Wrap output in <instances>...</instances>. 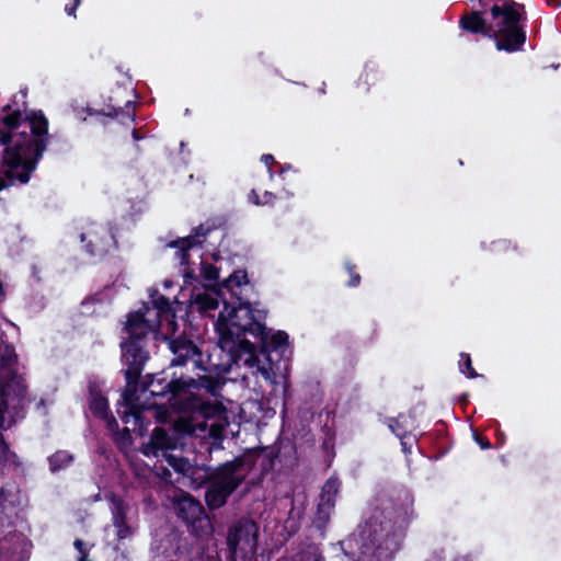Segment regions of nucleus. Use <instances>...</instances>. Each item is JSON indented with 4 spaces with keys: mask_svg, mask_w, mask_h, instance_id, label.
Here are the masks:
<instances>
[{
    "mask_svg": "<svg viewBox=\"0 0 561 561\" xmlns=\"http://www.w3.org/2000/svg\"><path fill=\"white\" fill-rule=\"evenodd\" d=\"M248 201L256 206H262L261 196L257 194V192L253 188L248 194Z\"/></svg>",
    "mask_w": 561,
    "mask_h": 561,
    "instance_id": "obj_46",
    "label": "nucleus"
},
{
    "mask_svg": "<svg viewBox=\"0 0 561 561\" xmlns=\"http://www.w3.org/2000/svg\"><path fill=\"white\" fill-rule=\"evenodd\" d=\"M201 275L205 280L215 283L219 278V270L215 265L202 261L201 262Z\"/></svg>",
    "mask_w": 561,
    "mask_h": 561,
    "instance_id": "obj_35",
    "label": "nucleus"
},
{
    "mask_svg": "<svg viewBox=\"0 0 561 561\" xmlns=\"http://www.w3.org/2000/svg\"><path fill=\"white\" fill-rule=\"evenodd\" d=\"M195 304L199 311H210L218 307V301L207 294H198L195 298Z\"/></svg>",
    "mask_w": 561,
    "mask_h": 561,
    "instance_id": "obj_32",
    "label": "nucleus"
},
{
    "mask_svg": "<svg viewBox=\"0 0 561 561\" xmlns=\"http://www.w3.org/2000/svg\"><path fill=\"white\" fill-rule=\"evenodd\" d=\"M73 547L78 550L79 557L77 561H92L89 558L90 548L87 547V543L82 539H75Z\"/></svg>",
    "mask_w": 561,
    "mask_h": 561,
    "instance_id": "obj_37",
    "label": "nucleus"
},
{
    "mask_svg": "<svg viewBox=\"0 0 561 561\" xmlns=\"http://www.w3.org/2000/svg\"><path fill=\"white\" fill-rule=\"evenodd\" d=\"M443 552H434L428 561H444Z\"/></svg>",
    "mask_w": 561,
    "mask_h": 561,
    "instance_id": "obj_47",
    "label": "nucleus"
},
{
    "mask_svg": "<svg viewBox=\"0 0 561 561\" xmlns=\"http://www.w3.org/2000/svg\"><path fill=\"white\" fill-rule=\"evenodd\" d=\"M473 438L476 443L482 448V449H489L491 448V443L489 438L482 434H479L477 432L473 433Z\"/></svg>",
    "mask_w": 561,
    "mask_h": 561,
    "instance_id": "obj_40",
    "label": "nucleus"
},
{
    "mask_svg": "<svg viewBox=\"0 0 561 561\" xmlns=\"http://www.w3.org/2000/svg\"><path fill=\"white\" fill-rule=\"evenodd\" d=\"M130 431L127 427L123 428L122 431L118 430L114 433V439L116 443L123 440H130Z\"/></svg>",
    "mask_w": 561,
    "mask_h": 561,
    "instance_id": "obj_43",
    "label": "nucleus"
},
{
    "mask_svg": "<svg viewBox=\"0 0 561 561\" xmlns=\"http://www.w3.org/2000/svg\"><path fill=\"white\" fill-rule=\"evenodd\" d=\"M460 28L469 34L490 36L491 22L484 18L483 11L465 12L459 19Z\"/></svg>",
    "mask_w": 561,
    "mask_h": 561,
    "instance_id": "obj_21",
    "label": "nucleus"
},
{
    "mask_svg": "<svg viewBox=\"0 0 561 561\" xmlns=\"http://www.w3.org/2000/svg\"><path fill=\"white\" fill-rule=\"evenodd\" d=\"M89 409L98 419H104L110 412L108 401L95 383L89 386Z\"/></svg>",
    "mask_w": 561,
    "mask_h": 561,
    "instance_id": "obj_25",
    "label": "nucleus"
},
{
    "mask_svg": "<svg viewBox=\"0 0 561 561\" xmlns=\"http://www.w3.org/2000/svg\"><path fill=\"white\" fill-rule=\"evenodd\" d=\"M491 32L489 38L495 43L497 50L516 53L523 50L527 34L525 31V5L518 2L494 4L490 8Z\"/></svg>",
    "mask_w": 561,
    "mask_h": 561,
    "instance_id": "obj_7",
    "label": "nucleus"
},
{
    "mask_svg": "<svg viewBox=\"0 0 561 561\" xmlns=\"http://www.w3.org/2000/svg\"><path fill=\"white\" fill-rule=\"evenodd\" d=\"M81 3V0H71V3H68L66 4L65 7V12L69 15V16H73L76 18V10L78 9V7L80 5Z\"/></svg>",
    "mask_w": 561,
    "mask_h": 561,
    "instance_id": "obj_45",
    "label": "nucleus"
},
{
    "mask_svg": "<svg viewBox=\"0 0 561 561\" xmlns=\"http://www.w3.org/2000/svg\"><path fill=\"white\" fill-rule=\"evenodd\" d=\"M276 195L270 191H265L261 196L262 206L270 205L273 206L276 201Z\"/></svg>",
    "mask_w": 561,
    "mask_h": 561,
    "instance_id": "obj_44",
    "label": "nucleus"
},
{
    "mask_svg": "<svg viewBox=\"0 0 561 561\" xmlns=\"http://www.w3.org/2000/svg\"><path fill=\"white\" fill-rule=\"evenodd\" d=\"M185 277L193 278V271H188V268H185Z\"/></svg>",
    "mask_w": 561,
    "mask_h": 561,
    "instance_id": "obj_52",
    "label": "nucleus"
},
{
    "mask_svg": "<svg viewBox=\"0 0 561 561\" xmlns=\"http://www.w3.org/2000/svg\"><path fill=\"white\" fill-rule=\"evenodd\" d=\"M459 370L470 379L479 377V374L472 366L470 354L468 353H460Z\"/></svg>",
    "mask_w": 561,
    "mask_h": 561,
    "instance_id": "obj_33",
    "label": "nucleus"
},
{
    "mask_svg": "<svg viewBox=\"0 0 561 561\" xmlns=\"http://www.w3.org/2000/svg\"><path fill=\"white\" fill-rule=\"evenodd\" d=\"M167 463L178 473L184 477L194 479V476L198 471L196 466H193L187 458L178 456L174 454H162Z\"/></svg>",
    "mask_w": 561,
    "mask_h": 561,
    "instance_id": "obj_26",
    "label": "nucleus"
},
{
    "mask_svg": "<svg viewBox=\"0 0 561 561\" xmlns=\"http://www.w3.org/2000/svg\"><path fill=\"white\" fill-rule=\"evenodd\" d=\"M173 508L193 536L204 537L211 533V522L203 504L188 492L181 491L173 499Z\"/></svg>",
    "mask_w": 561,
    "mask_h": 561,
    "instance_id": "obj_9",
    "label": "nucleus"
},
{
    "mask_svg": "<svg viewBox=\"0 0 561 561\" xmlns=\"http://www.w3.org/2000/svg\"><path fill=\"white\" fill-rule=\"evenodd\" d=\"M344 267L346 270V272L348 273L350 275V280L347 282V286L348 287H358L360 285V280H362V277L360 275L357 273V266L356 264H354L353 262L351 261H346L344 263Z\"/></svg>",
    "mask_w": 561,
    "mask_h": 561,
    "instance_id": "obj_36",
    "label": "nucleus"
},
{
    "mask_svg": "<svg viewBox=\"0 0 561 561\" xmlns=\"http://www.w3.org/2000/svg\"><path fill=\"white\" fill-rule=\"evenodd\" d=\"M248 283L245 270L234 271L221 283L237 301L233 305L225 302L219 312L215 323L218 347L227 354L225 370L243 362L251 367L256 365L262 376L270 379L275 362L272 354L283 355L288 350L289 335L280 330L270 335L265 324L266 310L253 309L250 301L239 296L241 286Z\"/></svg>",
    "mask_w": 561,
    "mask_h": 561,
    "instance_id": "obj_1",
    "label": "nucleus"
},
{
    "mask_svg": "<svg viewBox=\"0 0 561 561\" xmlns=\"http://www.w3.org/2000/svg\"><path fill=\"white\" fill-rule=\"evenodd\" d=\"M333 511V508H330L328 506H323L321 504L317 505V511L312 518V526L317 528V530L321 531V534H323L324 530L327 529Z\"/></svg>",
    "mask_w": 561,
    "mask_h": 561,
    "instance_id": "obj_31",
    "label": "nucleus"
},
{
    "mask_svg": "<svg viewBox=\"0 0 561 561\" xmlns=\"http://www.w3.org/2000/svg\"><path fill=\"white\" fill-rule=\"evenodd\" d=\"M260 160L266 165L270 179L272 180L274 178V174H275V172L273 171V167L278 164L275 161L274 156L271 154V153H264V154L261 156Z\"/></svg>",
    "mask_w": 561,
    "mask_h": 561,
    "instance_id": "obj_39",
    "label": "nucleus"
},
{
    "mask_svg": "<svg viewBox=\"0 0 561 561\" xmlns=\"http://www.w3.org/2000/svg\"><path fill=\"white\" fill-rule=\"evenodd\" d=\"M193 433L194 426L186 421L175 423L172 432L158 426L151 434L150 445L156 451L161 450L163 454H171V451L184 446L182 442L184 435H192Z\"/></svg>",
    "mask_w": 561,
    "mask_h": 561,
    "instance_id": "obj_12",
    "label": "nucleus"
},
{
    "mask_svg": "<svg viewBox=\"0 0 561 561\" xmlns=\"http://www.w3.org/2000/svg\"><path fill=\"white\" fill-rule=\"evenodd\" d=\"M548 5L553 8H559L561 5V0H546Z\"/></svg>",
    "mask_w": 561,
    "mask_h": 561,
    "instance_id": "obj_49",
    "label": "nucleus"
},
{
    "mask_svg": "<svg viewBox=\"0 0 561 561\" xmlns=\"http://www.w3.org/2000/svg\"><path fill=\"white\" fill-rule=\"evenodd\" d=\"M169 348L173 354L170 366H185L187 362H192L194 368L208 371L209 367L204 366L203 352L201 348L185 335L176 336L169 342Z\"/></svg>",
    "mask_w": 561,
    "mask_h": 561,
    "instance_id": "obj_14",
    "label": "nucleus"
},
{
    "mask_svg": "<svg viewBox=\"0 0 561 561\" xmlns=\"http://www.w3.org/2000/svg\"><path fill=\"white\" fill-rule=\"evenodd\" d=\"M25 119L30 124L31 134L26 131L15 135L1 134L2 164L11 168L21 167V173L18 176L21 184L30 181L50 138L48 119L41 110L32 111Z\"/></svg>",
    "mask_w": 561,
    "mask_h": 561,
    "instance_id": "obj_4",
    "label": "nucleus"
},
{
    "mask_svg": "<svg viewBox=\"0 0 561 561\" xmlns=\"http://www.w3.org/2000/svg\"><path fill=\"white\" fill-rule=\"evenodd\" d=\"M268 459L271 460V462L273 463L274 459L278 457V451H275V450H271L267 455Z\"/></svg>",
    "mask_w": 561,
    "mask_h": 561,
    "instance_id": "obj_50",
    "label": "nucleus"
},
{
    "mask_svg": "<svg viewBox=\"0 0 561 561\" xmlns=\"http://www.w3.org/2000/svg\"><path fill=\"white\" fill-rule=\"evenodd\" d=\"M112 503V524L116 528V537L124 540L133 534V529L127 520L128 506L119 496L113 495Z\"/></svg>",
    "mask_w": 561,
    "mask_h": 561,
    "instance_id": "obj_20",
    "label": "nucleus"
},
{
    "mask_svg": "<svg viewBox=\"0 0 561 561\" xmlns=\"http://www.w3.org/2000/svg\"><path fill=\"white\" fill-rule=\"evenodd\" d=\"M259 526L251 517L242 516L228 528L227 561H251L257 551Z\"/></svg>",
    "mask_w": 561,
    "mask_h": 561,
    "instance_id": "obj_8",
    "label": "nucleus"
},
{
    "mask_svg": "<svg viewBox=\"0 0 561 561\" xmlns=\"http://www.w3.org/2000/svg\"><path fill=\"white\" fill-rule=\"evenodd\" d=\"M224 410L221 403H211L201 397H187L183 399L179 411L184 413L199 411L204 417L209 419L220 414Z\"/></svg>",
    "mask_w": 561,
    "mask_h": 561,
    "instance_id": "obj_22",
    "label": "nucleus"
},
{
    "mask_svg": "<svg viewBox=\"0 0 561 561\" xmlns=\"http://www.w3.org/2000/svg\"><path fill=\"white\" fill-rule=\"evenodd\" d=\"M183 382L188 385L187 387H184V398L201 397V390H205L206 393L217 397L220 394V390L225 385V378L219 374L203 375L198 376V378H193L192 376L183 374Z\"/></svg>",
    "mask_w": 561,
    "mask_h": 561,
    "instance_id": "obj_16",
    "label": "nucleus"
},
{
    "mask_svg": "<svg viewBox=\"0 0 561 561\" xmlns=\"http://www.w3.org/2000/svg\"><path fill=\"white\" fill-rule=\"evenodd\" d=\"M479 3H480L481 5H484L483 0H479Z\"/></svg>",
    "mask_w": 561,
    "mask_h": 561,
    "instance_id": "obj_54",
    "label": "nucleus"
},
{
    "mask_svg": "<svg viewBox=\"0 0 561 561\" xmlns=\"http://www.w3.org/2000/svg\"><path fill=\"white\" fill-rule=\"evenodd\" d=\"M20 465L18 455L10 449L2 433H0V472L11 466L18 467Z\"/></svg>",
    "mask_w": 561,
    "mask_h": 561,
    "instance_id": "obj_29",
    "label": "nucleus"
},
{
    "mask_svg": "<svg viewBox=\"0 0 561 561\" xmlns=\"http://www.w3.org/2000/svg\"><path fill=\"white\" fill-rule=\"evenodd\" d=\"M80 241L84 243L85 252L91 256H103L111 248H117L112 227L105 225H92L87 232L80 234Z\"/></svg>",
    "mask_w": 561,
    "mask_h": 561,
    "instance_id": "obj_11",
    "label": "nucleus"
},
{
    "mask_svg": "<svg viewBox=\"0 0 561 561\" xmlns=\"http://www.w3.org/2000/svg\"><path fill=\"white\" fill-rule=\"evenodd\" d=\"M493 245L497 251H507L510 249H513L514 251L517 250V247L513 245L512 242L508 240H499L494 242Z\"/></svg>",
    "mask_w": 561,
    "mask_h": 561,
    "instance_id": "obj_41",
    "label": "nucleus"
},
{
    "mask_svg": "<svg viewBox=\"0 0 561 561\" xmlns=\"http://www.w3.org/2000/svg\"><path fill=\"white\" fill-rule=\"evenodd\" d=\"M341 482L337 478H329L321 488L318 504L334 510Z\"/></svg>",
    "mask_w": 561,
    "mask_h": 561,
    "instance_id": "obj_27",
    "label": "nucleus"
},
{
    "mask_svg": "<svg viewBox=\"0 0 561 561\" xmlns=\"http://www.w3.org/2000/svg\"><path fill=\"white\" fill-rule=\"evenodd\" d=\"M131 137L135 141H139L140 139L144 138V136L139 133L138 129L134 128L133 131H131Z\"/></svg>",
    "mask_w": 561,
    "mask_h": 561,
    "instance_id": "obj_48",
    "label": "nucleus"
},
{
    "mask_svg": "<svg viewBox=\"0 0 561 561\" xmlns=\"http://www.w3.org/2000/svg\"><path fill=\"white\" fill-rule=\"evenodd\" d=\"M28 546L31 542L16 527L0 529V561H27Z\"/></svg>",
    "mask_w": 561,
    "mask_h": 561,
    "instance_id": "obj_13",
    "label": "nucleus"
},
{
    "mask_svg": "<svg viewBox=\"0 0 561 561\" xmlns=\"http://www.w3.org/2000/svg\"><path fill=\"white\" fill-rule=\"evenodd\" d=\"M149 310V305L144 304L140 309L127 314L124 325L126 336L119 343L122 374L126 381L122 399L124 403H128L133 408L137 399L138 381L146 364L151 358L150 333L156 324H151L146 318Z\"/></svg>",
    "mask_w": 561,
    "mask_h": 561,
    "instance_id": "obj_3",
    "label": "nucleus"
},
{
    "mask_svg": "<svg viewBox=\"0 0 561 561\" xmlns=\"http://www.w3.org/2000/svg\"><path fill=\"white\" fill-rule=\"evenodd\" d=\"M215 225L201 224L195 227L191 234L184 238H179L170 242L171 248H176L179 262L181 265H187L190 261V250L196 245H202L207 234L215 229Z\"/></svg>",
    "mask_w": 561,
    "mask_h": 561,
    "instance_id": "obj_18",
    "label": "nucleus"
},
{
    "mask_svg": "<svg viewBox=\"0 0 561 561\" xmlns=\"http://www.w3.org/2000/svg\"><path fill=\"white\" fill-rule=\"evenodd\" d=\"M414 496L403 484L381 485L373 499V513L362 531L377 557L391 560L402 548L411 522L415 518Z\"/></svg>",
    "mask_w": 561,
    "mask_h": 561,
    "instance_id": "obj_2",
    "label": "nucleus"
},
{
    "mask_svg": "<svg viewBox=\"0 0 561 561\" xmlns=\"http://www.w3.org/2000/svg\"><path fill=\"white\" fill-rule=\"evenodd\" d=\"M279 167V174H283L286 170L291 169L290 164H277Z\"/></svg>",
    "mask_w": 561,
    "mask_h": 561,
    "instance_id": "obj_51",
    "label": "nucleus"
},
{
    "mask_svg": "<svg viewBox=\"0 0 561 561\" xmlns=\"http://www.w3.org/2000/svg\"><path fill=\"white\" fill-rule=\"evenodd\" d=\"M8 170L4 172V176L0 178V191L7 188L9 185H12L15 181L20 182L18 176L21 173V171H18L21 169V167H10L5 165Z\"/></svg>",
    "mask_w": 561,
    "mask_h": 561,
    "instance_id": "obj_34",
    "label": "nucleus"
},
{
    "mask_svg": "<svg viewBox=\"0 0 561 561\" xmlns=\"http://www.w3.org/2000/svg\"><path fill=\"white\" fill-rule=\"evenodd\" d=\"M256 458V450H248L232 460L219 463L207 478L234 493L244 482L248 472L255 466Z\"/></svg>",
    "mask_w": 561,
    "mask_h": 561,
    "instance_id": "obj_10",
    "label": "nucleus"
},
{
    "mask_svg": "<svg viewBox=\"0 0 561 561\" xmlns=\"http://www.w3.org/2000/svg\"><path fill=\"white\" fill-rule=\"evenodd\" d=\"M75 460V456L68 450L59 449L47 458L48 468L51 473L67 469Z\"/></svg>",
    "mask_w": 561,
    "mask_h": 561,
    "instance_id": "obj_28",
    "label": "nucleus"
},
{
    "mask_svg": "<svg viewBox=\"0 0 561 561\" xmlns=\"http://www.w3.org/2000/svg\"><path fill=\"white\" fill-rule=\"evenodd\" d=\"M11 110V105L10 104H7L4 107H3V112H9Z\"/></svg>",
    "mask_w": 561,
    "mask_h": 561,
    "instance_id": "obj_53",
    "label": "nucleus"
},
{
    "mask_svg": "<svg viewBox=\"0 0 561 561\" xmlns=\"http://www.w3.org/2000/svg\"><path fill=\"white\" fill-rule=\"evenodd\" d=\"M417 443V438H416V435H411V436H404L403 439H400V444H401V447H402V451L405 454V455H410L412 454V447L414 444Z\"/></svg>",
    "mask_w": 561,
    "mask_h": 561,
    "instance_id": "obj_38",
    "label": "nucleus"
},
{
    "mask_svg": "<svg viewBox=\"0 0 561 561\" xmlns=\"http://www.w3.org/2000/svg\"><path fill=\"white\" fill-rule=\"evenodd\" d=\"M150 302L152 308L149 307L146 318L151 324H156L152 332L160 330L162 320H170L175 317L174 310L168 297L160 294L159 290L153 289L150 294Z\"/></svg>",
    "mask_w": 561,
    "mask_h": 561,
    "instance_id": "obj_19",
    "label": "nucleus"
},
{
    "mask_svg": "<svg viewBox=\"0 0 561 561\" xmlns=\"http://www.w3.org/2000/svg\"><path fill=\"white\" fill-rule=\"evenodd\" d=\"M205 503L210 511H217L225 506L228 499L233 494L228 489L206 478Z\"/></svg>",
    "mask_w": 561,
    "mask_h": 561,
    "instance_id": "obj_23",
    "label": "nucleus"
},
{
    "mask_svg": "<svg viewBox=\"0 0 561 561\" xmlns=\"http://www.w3.org/2000/svg\"><path fill=\"white\" fill-rule=\"evenodd\" d=\"M381 79V72L379 71L375 62H366L362 75L359 76L358 83L366 85V91H369L371 85H375Z\"/></svg>",
    "mask_w": 561,
    "mask_h": 561,
    "instance_id": "obj_30",
    "label": "nucleus"
},
{
    "mask_svg": "<svg viewBox=\"0 0 561 561\" xmlns=\"http://www.w3.org/2000/svg\"><path fill=\"white\" fill-rule=\"evenodd\" d=\"M83 112H85L90 116L103 115L112 119L116 118L124 125L133 124L136 121L135 101L129 99L124 102V105H121L116 102L115 98L110 96L108 103L105 105V108L98 111L90 106H87L83 108Z\"/></svg>",
    "mask_w": 561,
    "mask_h": 561,
    "instance_id": "obj_17",
    "label": "nucleus"
},
{
    "mask_svg": "<svg viewBox=\"0 0 561 561\" xmlns=\"http://www.w3.org/2000/svg\"><path fill=\"white\" fill-rule=\"evenodd\" d=\"M18 355L13 344H0V368L8 369L0 375V428H10L24 416L27 387L15 370Z\"/></svg>",
    "mask_w": 561,
    "mask_h": 561,
    "instance_id": "obj_6",
    "label": "nucleus"
},
{
    "mask_svg": "<svg viewBox=\"0 0 561 561\" xmlns=\"http://www.w3.org/2000/svg\"><path fill=\"white\" fill-rule=\"evenodd\" d=\"M183 374L178 375L171 370V367L163 369L157 374H147L144 379L138 381L137 399L134 408L128 403H124L125 410H118V414L124 423H129L130 417L138 424L142 419L144 411L164 408L180 410L184 399Z\"/></svg>",
    "mask_w": 561,
    "mask_h": 561,
    "instance_id": "obj_5",
    "label": "nucleus"
},
{
    "mask_svg": "<svg viewBox=\"0 0 561 561\" xmlns=\"http://www.w3.org/2000/svg\"><path fill=\"white\" fill-rule=\"evenodd\" d=\"M21 511L20 490L14 486H0V529L16 527Z\"/></svg>",
    "mask_w": 561,
    "mask_h": 561,
    "instance_id": "obj_15",
    "label": "nucleus"
},
{
    "mask_svg": "<svg viewBox=\"0 0 561 561\" xmlns=\"http://www.w3.org/2000/svg\"><path fill=\"white\" fill-rule=\"evenodd\" d=\"M389 430L399 438L403 439L404 436L414 435L413 432L416 427L415 419L412 414L400 413L396 417L387 420Z\"/></svg>",
    "mask_w": 561,
    "mask_h": 561,
    "instance_id": "obj_24",
    "label": "nucleus"
},
{
    "mask_svg": "<svg viewBox=\"0 0 561 561\" xmlns=\"http://www.w3.org/2000/svg\"><path fill=\"white\" fill-rule=\"evenodd\" d=\"M105 422H106V428L113 433H115L116 431H118V423L116 421V419L114 417V415L108 412L107 413V416L103 419Z\"/></svg>",
    "mask_w": 561,
    "mask_h": 561,
    "instance_id": "obj_42",
    "label": "nucleus"
}]
</instances>
